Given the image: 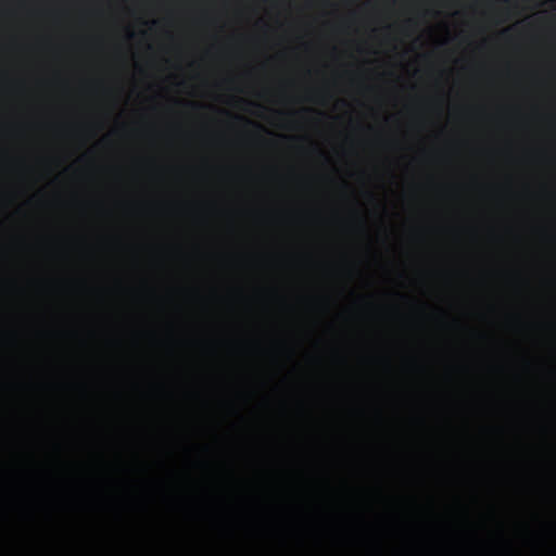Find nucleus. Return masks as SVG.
<instances>
[{
	"label": "nucleus",
	"mask_w": 556,
	"mask_h": 556,
	"mask_svg": "<svg viewBox=\"0 0 556 556\" xmlns=\"http://www.w3.org/2000/svg\"><path fill=\"white\" fill-rule=\"evenodd\" d=\"M501 1H503V3H505V4H511V0H501Z\"/></svg>",
	"instance_id": "obj_1"
},
{
	"label": "nucleus",
	"mask_w": 556,
	"mask_h": 556,
	"mask_svg": "<svg viewBox=\"0 0 556 556\" xmlns=\"http://www.w3.org/2000/svg\"><path fill=\"white\" fill-rule=\"evenodd\" d=\"M506 33H507V29H504V30H503V36H504Z\"/></svg>",
	"instance_id": "obj_2"
}]
</instances>
